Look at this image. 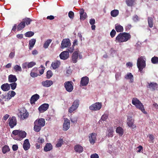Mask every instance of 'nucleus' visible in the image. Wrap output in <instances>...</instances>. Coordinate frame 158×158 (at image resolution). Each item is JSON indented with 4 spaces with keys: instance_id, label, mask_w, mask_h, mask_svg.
I'll return each mask as SVG.
<instances>
[{
    "instance_id": "1",
    "label": "nucleus",
    "mask_w": 158,
    "mask_h": 158,
    "mask_svg": "<svg viewBox=\"0 0 158 158\" xmlns=\"http://www.w3.org/2000/svg\"><path fill=\"white\" fill-rule=\"evenodd\" d=\"M131 38V35L128 33L123 32L120 33L116 37V42L122 43L126 42Z\"/></svg>"
},
{
    "instance_id": "2",
    "label": "nucleus",
    "mask_w": 158,
    "mask_h": 158,
    "mask_svg": "<svg viewBox=\"0 0 158 158\" xmlns=\"http://www.w3.org/2000/svg\"><path fill=\"white\" fill-rule=\"evenodd\" d=\"M44 119L40 118L36 120L34 122V130L36 132L40 131L42 127L44 126L45 124Z\"/></svg>"
},
{
    "instance_id": "3",
    "label": "nucleus",
    "mask_w": 158,
    "mask_h": 158,
    "mask_svg": "<svg viewBox=\"0 0 158 158\" xmlns=\"http://www.w3.org/2000/svg\"><path fill=\"white\" fill-rule=\"evenodd\" d=\"M145 57L141 56L138 58L137 65L139 71L141 73H143V69L146 67V62Z\"/></svg>"
},
{
    "instance_id": "4",
    "label": "nucleus",
    "mask_w": 158,
    "mask_h": 158,
    "mask_svg": "<svg viewBox=\"0 0 158 158\" xmlns=\"http://www.w3.org/2000/svg\"><path fill=\"white\" fill-rule=\"evenodd\" d=\"M132 103L133 105L135 106L136 108L140 110L143 113L145 114L147 113L143 105L137 98H133L132 99Z\"/></svg>"
},
{
    "instance_id": "5",
    "label": "nucleus",
    "mask_w": 158,
    "mask_h": 158,
    "mask_svg": "<svg viewBox=\"0 0 158 158\" xmlns=\"http://www.w3.org/2000/svg\"><path fill=\"white\" fill-rule=\"evenodd\" d=\"M80 104V100L78 99L75 100L73 103L72 106L69 109V113H72L76 110L78 108Z\"/></svg>"
},
{
    "instance_id": "6",
    "label": "nucleus",
    "mask_w": 158,
    "mask_h": 158,
    "mask_svg": "<svg viewBox=\"0 0 158 158\" xmlns=\"http://www.w3.org/2000/svg\"><path fill=\"white\" fill-rule=\"evenodd\" d=\"M8 122L10 127L12 128L16 125L17 121L16 117L13 116L9 118Z\"/></svg>"
},
{
    "instance_id": "7",
    "label": "nucleus",
    "mask_w": 158,
    "mask_h": 158,
    "mask_svg": "<svg viewBox=\"0 0 158 158\" xmlns=\"http://www.w3.org/2000/svg\"><path fill=\"white\" fill-rule=\"evenodd\" d=\"M73 83L72 81H67L64 84V87L66 90L69 92H71L73 89Z\"/></svg>"
},
{
    "instance_id": "8",
    "label": "nucleus",
    "mask_w": 158,
    "mask_h": 158,
    "mask_svg": "<svg viewBox=\"0 0 158 158\" xmlns=\"http://www.w3.org/2000/svg\"><path fill=\"white\" fill-rule=\"evenodd\" d=\"M71 45L70 41L69 39H64L62 41L60 48L62 49L68 48Z\"/></svg>"
},
{
    "instance_id": "9",
    "label": "nucleus",
    "mask_w": 158,
    "mask_h": 158,
    "mask_svg": "<svg viewBox=\"0 0 158 158\" xmlns=\"http://www.w3.org/2000/svg\"><path fill=\"white\" fill-rule=\"evenodd\" d=\"M102 104L101 102H96L89 107V109L91 110H98L101 109L102 107Z\"/></svg>"
},
{
    "instance_id": "10",
    "label": "nucleus",
    "mask_w": 158,
    "mask_h": 158,
    "mask_svg": "<svg viewBox=\"0 0 158 158\" xmlns=\"http://www.w3.org/2000/svg\"><path fill=\"white\" fill-rule=\"evenodd\" d=\"M21 118L23 119L27 118L29 115V114L27 110L24 108H22L19 112Z\"/></svg>"
},
{
    "instance_id": "11",
    "label": "nucleus",
    "mask_w": 158,
    "mask_h": 158,
    "mask_svg": "<svg viewBox=\"0 0 158 158\" xmlns=\"http://www.w3.org/2000/svg\"><path fill=\"white\" fill-rule=\"evenodd\" d=\"M89 78L87 76L82 77L80 82V86H86L89 83Z\"/></svg>"
},
{
    "instance_id": "12",
    "label": "nucleus",
    "mask_w": 158,
    "mask_h": 158,
    "mask_svg": "<svg viewBox=\"0 0 158 158\" xmlns=\"http://www.w3.org/2000/svg\"><path fill=\"white\" fill-rule=\"evenodd\" d=\"M19 135V136L18 137H13L12 135L11 137H12L15 139L21 140L26 137L27 133L24 131L21 130Z\"/></svg>"
},
{
    "instance_id": "13",
    "label": "nucleus",
    "mask_w": 158,
    "mask_h": 158,
    "mask_svg": "<svg viewBox=\"0 0 158 158\" xmlns=\"http://www.w3.org/2000/svg\"><path fill=\"white\" fill-rule=\"evenodd\" d=\"M49 105L47 103H44L41 105L38 108L40 113H43L46 111L48 108Z\"/></svg>"
},
{
    "instance_id": "14",
    "label": "nucleus",
    "mask_w": 158,
    "mask_h": 158,
    "mask_svg": "<svg viewBox=\"0 0 158 158\" xmlns=\"http://www.w3.org/2000/svg\"><path fill=\"white\" fill-rule=\"evenodd\" d=\"M97 134L94 133H92L90 134L89 136V141L91 144H94L97 139Z\"/></svg>"
},
{
    "instance_id": "15",
    "label": "nucleus",
    "mask_w": 158,
    "mask_h": 158,
    "mask_svg": "<svg viewBox=\"0 0 158 158\" xmlns=\"http://www.w3.org/2000/svg\"><path fill=\"white\" fill-rule=\"evenodd\" d=\"M134 120L131 117H128L127 119V124L129 127L134 129L136 128V126L134 124Z\"/></svg>"
},
{
    "instance_id": "16",
    "label": "nucleus",
    "mask_w": 158,
    "mask_h": 158,
    "mask_svg": "<svg viewBox=\"0 0 158 158\" xmlns=\"http://www.w3.org/2000/svg\"><path fill=\"white\" fill-rule=\"evenodd\" d=\"M59 56L60 59L65 60L69 58V54L68 52L67 51H64L61 52Z\"/></svg>"
},
{
    "instance_id": "17",
    "label": "nucleus",
    "mask_w": 158,
    "mask_h": 158,
    "mask_svg": "<svg viewBox=\"0 0 158 158\" xmlns=\"http://www.w3.org/2000/svg\"><path fill=\"white\" fill-rule=\"evenodd\" d=\"M70 121L68 119L64 120L63 129L64 131H67L70 127Z\"/></svg>"
},
{
    "instance_id": "18",
    "label": "nucleus",
    "mask_w": 158,
    "mask_h": 158,
    "mask_svg": "<svg viewBox=\"0 0 158 158\" xmlns=\"http://www.w3.org/2000/svg\"><path fill=\"white\" fill-rule=\"evenodd\" d=\"M40 98V96L37 94L32 95L30 98V103L31 105L35 104V102Z\"/></svg>"
},
{
    "instance_id": "19",
    "label": "nucleus",
    "mask_w": 158,
    "mask_h": 158,
    "mask_svg": "<svg viewBox=\"0 0 158 158\" xmlns=\"http://www.w3.org/2000/svg\"><path fill=\"white\" fill-rule=\"evenodd\" d=\"M80 19L81 20H84L87 17V15L85 12H84V10L83 9H81L79 11Z\"/></svg>"
},
{
    "instance_id": "20",
    "label": "nucleus",
    "mask_w": 158,
    "mask_h": 158,
    "mask_svg": "<svg viewBox=\"0 0 158 158\" xmlns=\"http://www.w3.org/2000/svg\"><path fill=\"white\" fill-rule=\"evenodd\" d=\"M53 84V82L51 80H46L41 82L42 85L44 87H48L50 86Z\"/></svg>"
},
{
    "instance_id": "21",
    "label": "nucleus",
    "mask_w": 158,
    "mask_h": 158,
    "mask_svg": "<svg viewBox=\"0 0 158 158\" xmlns=\"http://www.w3.org/2000/svg\"><path fill=\"white\" fill-rule=\"evenodd\" d=\"M30 143L28 139H27L25 140L23 145V147L25 151L27 150L30 147Z\"/></svg>"
},
{
    "instance_id": "22",
    "label": "nucleus",
    "mask_w": 158,
    "mask_h": 158,
    "mask_svg": "<svg viewBox=\"0 0 158 158\" xmlns=\"http://www.w3.org/2000/svg\"><path fill=\"white\" fill-rule=\"evenodd\" d=\"M78 53L77 51H75L73 54L72 59L73 63H75L77 61Z\"/></svg>"
},
{
    "instance_id": "23",
    "label": "nucleus",
    "mask_w": 158,
    "mask_h": 158,
    "mask_svg": "<svg viewBox=\"0 0 158 158\" xmlns=\"http://www.w3.org/2000/svg\"><path fill=\"white\" fill-rule=\"evenodd\" d=\"M53 147L51 143H47L44 148V151L45 152L49 151L52 149Z\"/></svg>"
},
{
    "instance_id": "24",
    "label": "nucleus",
    "mask_w": 158,
    "mask_h": 158,
    "mask_svg": "<svg viewBox=\"0 0 158 158\" xmlns=\"http://www.w3.org/2000/svg\"><path fill=\"white\" fill-rule=\"evenodd\" d=\"M8 81L10 83L15 82L17 80V78L15 75L10 74L8 76Z\"/></svg>"
},
{
    "instance_id": "25",
    "label": "nucleus",
    "mask_w": 158,
    "mask_h": 158,
    "mask_svg": "<svg viewBox=\"0 0 158 158\" xmlns=\"http://www.w3.org/2000/svg\"><path fill=\"white\" fill-rule=\"evenodd\" d=\"M158 84L154 82H151L150 83H148V86L147 87L150 89H151L152 90H154L157 88Z\"/></svg>"
},
{
    "instance_id": "26",
    "label": "nucleus",
    "mask_w": 158,
    "mask_h": 158,
    "mask_svg": "<svg viewBox=\"0 0 158 158\" xmlns=\"http://www.w3.org/2000/svg\"><path fill=\"white\" fill-rule=\"evenodd\" d=\"M125 78L127 80L129 79L130 80V83H132L133 82V76L131 73H128L127 74L125 75Z\"/></svg>"
},
{
    "instance_id": "27",
    "label": "nucleus",
    "mask_w": 158,
    "mask_h": 158,
    "mask_svg": "<svg viewBox=\"0 0 158 158\" xmlns=\"http://www.w3.org/2000/svg\"><path fill=\"white\" fill-rule=\"evenodd\" d=\"M1 89L4 91H7L9 90L10 89L9 85L7 83L2 84L1 86Z\"/></svg>"
},
{
    "instance_id": "28",
    "label": "nucleus",
    "mask_w": 158,
    "mask_h": 158,
    "mask_svg": "<svg viewBox=\"0 0 158 158\" xmlns=\"http://www.w3.org/2000/svg\"><path fill=\"white\" fill-rule=\"evenodd\" d=\"M74 150L77 152L79 153H81L83 151V147L80 145H77L74 147Z\"/></svg>"
},
{
    "instance_id": "29",
    "label": "nucleus",
    "mask_w": 158,
    "mask_h": 158,
    "mask_svg": "<svg viewBox=\"0 0 158 158\" xmlns=\"http://www.w3.org/2000/svg\"><path fill=\"white\" fill-rule=\"evenodd\" d=\"M60 64V62L59 61L56 60L52 62L51 64V66L53 69H55L59 67Z\"/></svg>"
},
{
    "instance_id": "30",
    "label": "nucleus",
    "mask_w": 158,
    "mask_h": 158,
    "mask_svg": "<svg viewBox=\"0 0 158 158\" xmlns=\"http://www.w3.org/2000/svg\"><path fill=\"white\" fill-rule=\"evenodd\" d=\"M125 2L128 6H133L135 4V0H126Z\"/></svg>"
},
{
    "instance_id": "31",
    "label": "nucleus",
    "mask_w": 158,
    "mask_h": 158,
    "mask_svg": "<svg viewBox=\"0 0 158 158\" xmlns=\"http://www.w3.org/2000/svg\"><path fill=\"white\" fill-rule=\"evenodd\" d=\"M36 42L35 39H32L29 40V49L30 50H31L34 46V45Z\"/></svg>"
},
{
    "instance_id": "32",
    "label": "nucleus",
    "mask_w": 158,
    "mask_h": 158,
    "mask_svg": "<svg viewBox=\"0 0 158 158\" xmlns=\"http://www.w3.org/2000/svg\"><path fill=\"white\" fill-rule=\"evenodd\" d=\"M25 26V22L22 21L17 26L18 31H19L22 30Z\"/></svg>"
},
{
    "instance_id": "33",
    "label": "nucleus",
    "mask_w": 158,
    "mask_h": 158,
    "mask_svg": "<svg viewBox=\"0 0 158 158\" xmlns=\"http://www.w3.org/2000/svg\"><path fill=\"white\" fill-rule=\"evenodd\" d=\"M115 29L117 32H122L123 31V28L122 26L120 25L116 24L115 25Z\"/></svg>"
},
{
    "instance_id": "34",
    "label": "nucleus",
    "mask_w": 158,
    "mask_h": 158,
    "mask_svg": "<svg viewBox=\"0 0 158 158\" xmlns=\"http://www.w3.org/2000/svg\"><path fill=\"white\" fill-rule=\"evenodd\" d=\"M21 131L20 130H15L13 131L12 132V134L11 135L13 136V137H18L19 136L20 133Z\"/></svg>"
},
{
    "instance_id": "35",
    "label": "nucleus",
    "mask_w": 158,
    "mask_h": 158,
    "mask_svg": "<svg viewBox=\"0 0 158 158\" xmlns=\"http://www.w3.org/2000/svg\"><path fill=\"white\" fill-rule=\"evenodd\" d=\"M113 132L114 131L112 128H110L107 130V133L106 136H107L108 137H112L113 136Z\"/></svg>"
},
{
    "instance_id": "36",
    "label": "nucleus",
    "mask_w": 158,
    "mask_h": 158,
    "mask_svg": "<svg viewBox=\"0 0 158 158\" xmlns=\"http://www.w3.org/2000/svg\"><path fill=\"white\" fill-rule=\"evenodd\" d=\"M22 21L25 22V24L28 25L30 24L31 23L32 21V20L29 18H25L23 19Z\"/></svg>"
},
{
    "instance_id": "37",
    "label": "nucleus",
    "mask_w": 158,
    "mask_h": 158,
    "mask_svg": "<svg viewBox=\"0 0 158 158\" xmlns=\"http://www.w3.org/2000/svg\"><path fill=\"white\" fill-rule=\"evenodd\" d=\"M148 21L149 27L150 28L153 27V19L151 17H148Z\"/></svg>"
},
{
    "instance_id": "38",
    "label": "nucleus",
    "mask_w": 158,
    "mask_h": 158,
    "mask_svg": "<svg viewBox=\"0 0 158 158\" xmlns=\"http://www.w3.org/2000/svg\"><path fill=\"white\" fill-rule=\"evenodd\" d=\"M51 39L47 40L44 43L43 45V47L45 48H47L49 46V44L52 42Z\"/></svg>"
},
{
    "instance_id": "39",
    "label": "nucleus",
    "mask_w": 158,
    "mask_h": 158,
    "mask_svg": "<svg viewBox=\"0 0 158 158\" xmlns=\"http://www.w3.org/2000/svg\"><path fill=\"white\" fill-rule=\"evenodd\" d=\"M119 14V11L117 10H114L111 11V15L113 17H116Z\"/></svg>"
},
{
    "instance_id": "40",
    "label": "nucleus",
    "mask_w": 158,
    "mask_h": 158,
    "mask_svg": "<svg viewBox=\"0 0 158 158\" xmlns=\"http://www.w3.org/2000/svg\"><path fill=\"white\" fill-rule=\"evenodd\" d=\"M116 132L122 136L123 134V130L121 127H117L116 130Z\"/></svg>"
},
{
    "instance_id": "41",
    "label": "nucleus",
    "mask_w": 158,
    "mask_h": 158,
    "mask_svg": "<svg viewBox=\"0 0 158 158\" xmlns=\"http://www.w3.org/2000/svg\"><path fill=\"white\" fill-rule=\"evenodd\" d=\"M5 99V101L7 100H6V94H2L0 96V102L2 105H3L4 104V102L2 101V100Z\"/></svg>"
},
{
    "instance_id": "42",
    "label": "nucleus",
    "mask_w": 158,
    "mask_h": 158,
    "mask_svg": "<svg viewBox=\"0 0 158 158\" xmlns=\"http://www.w3.org/2000/svg\"><path fill=\"white\" fill-rule=\"evenodd\" d=\"M2 152L4 154H5L7 152L10 151V149L8 146L7 145H5L2 148Z\"/></svg>"
},
{
    "instance_id": "43",
    "label": "nucleus",
    "mask_w": 158,
    "mask_h": 158,
    "mask_svg": "<svg viewBox=\"0 0 158 158\" xmlns=\"http://www.w3.org/2000/svg\"><path fill=\"white\" fill-rule=\"evenodd\" d=\"M151 62L153 64H158V57L154 56L151 59Z\"/></svg>"
},
{
    "instance_id": "44",
    "label": "nucleus",
    "mask_w": 158,
    "mask_h": 158,
    "mask_svg": "<svg viewBox=\"0 0 158 158\" xmlns=\"http://www.w3.org/2000/svg\"><path fill=\"white\" fill-rule=\"evenodd\" d=\"M53 75V73L51 70H49L47 71L46 74V78L48 79H50Z\"/></svg>"
},
{
    "instance_id": "45",
    "label": "nucleus",
    "mask_w": 158,
    "mask_h": 158,
    "mask_svg": "<svg viewBox=\"0 0 158 158\" xmlns=\"http://www.w3.org/2000/svg\"><path fill=\"white\" fill-rule=\"evenodd\" d=\"M34 34V32L31 31H28L25 34V35L26 37H30L33 36Z\"/></svg>"
},
{
    "instance_id": "46",
    "label": "nucleus",
    "mask_w": 158,
    "mask_h": 158,
    "mask_svg": "<svg viewBox=\"0 0 158 158\" xmlns=\"http://www.w3.org/2000/svg\"><path fill=\"white\" fill-rule=\"evenodd\" d=\"M14 69L15 72H21L22 71L21 67L18 65H16L14 67Z\"/></svg>"
},
{
    "instance_id": "47",
    "label": "nucleus",
    "mask_w": 158,
    "mask_h": 158,
    "mask_svg": "<svg viewBox=\"0 0 158 158\" xmlns=\"http://www.w3.org/2000/svg\"><path fill=\"white\" fill-rule=\"evenodd\" d=\"M63 139L62 138H60L58 142L56 145V147H60L63 143Z\"/></svg>"
},
{
    "instance_id": "48",
    "label": "nucleus",
    "mask_w": 158,
    "mask_h": 158,
    "mask_svg": "<svg viewBox=\"0 0 158 158\" xmlns=\"http://www.w3.org/2000/svg\"><path fill=\"white\" fill-rule=\"evenodd\" d=\"M12 83L9 85V86L11 87V89L12 90H14L16 88L17 85V84L15 82H12Z\"/></svg>"
},
{
    "instance_id": "49",
    "label": "nucleus",
    "mask_w": 158,
    "mask_h": 158,
    "mask_svg": "<svg viewBox=\"0 0 158 158\" xmlns=\"http://www.w3.org/2000/svg\"><path fill=\"white\" fill-rule=\"evenodd\" d=\"M36 64V63L33 61H31L27 63L28 68H32L33 66Z\"/></svg>"
},
{
    "instance_id": "50",
    "label": "nucleus",
    "mask_w": 158,
    "mask_h": 158,
    "mask_svg": "<svg viewBox=\"0 0 158 158\" xmlns=\"http://www.w3.org/2000/svg\"><path fill=\"white\" fill-rule=\"evenodd\" d=\"M44 142V139L41 137H40L37 140V143L41 144Z\"/></svg>"
},
{
    "instance_id": "51",
    "label": "nucleus",
    "mask_w": 158,
    "mask_h": 158,
    "mask_svg": "<svg viewBox=\"0 0 158 158\" xmlns=\"http://www.w3.org/2000/svg\"><path fill=\"white\" fill-rule=\"evenodd\" d=\"M116 34V32L114 29H113L110 33V35L112 38H113Z\"/></svg>"
},
{
    "instance_id": "52",
    "label": "nucleus",
    "mask_w": 158,
    "mask_h": 158,
    "mask_svg": "<svg viewBox=\"0 0 158 158\" xmlns=\"http://www.w3.org/2000/svg\"><path fill=\"white\" fill-rule=\"evenodd\" d=\"M69 17L71 19H73L74 16V13L72 11H70L68 14Z\"/></svg>"
},
{
    "instance_id": "53",
    "label": "nucleus",
    "mask_w": 158,
    "mask_h": 158,
    "mask_svg": "<svg viewBox=\"0 0 158 158\" xmlns=\"http://www.w3.org/2000/svg\"><path fill=\"white\" fill-rule=\"evenodd\" d=\"M30 74L31 76L33 77H37L38 76V74L37 73H34L32 71L31 72Z\"/></svg>"
},
{
    "instance_id": "54",
    "label": "nucleus",
    "mask_w": 158,
    "mask_h": 158,
    "mask_svg": "<svg viewBox=\"0 0 158 158\" xmlns=\"http://www.w3.org/2000/svg\"><path fill=\"white\" fill-rule=\"evenodd\" d=\"M67 50V51L68 52H69L72 53L74 50V47L72 46L71 47L69 48H68Z\"/></svg>"
},
{
    "instance_id": "55",
    "label": "nucleus",
    "mask_w": 158,
    "mask_h": 158,
    "mask_svg": "<svg viewBox=\"0 0 158 158\" xmlns=\"http://www.w3.org/2000/svg\"><path fill=\"white\" fill-rule=\"evenodd\" d=\"M108 118V116L106 114H104L102 115L101 119L103 121H105Z\"/></svg>"
},
{
    "instance_id": "56",
    "label": "nucleus",
    "mask_w": 158,
    "mask_h": 158,
    "mask_svg": "<svg viewBox=\"0 0 158 158\" xmlns=\"http://www.w3.org/2000/svg\"><path fill=\"white\" fill-rule=\"evenodd\" d=\"M12 148L14 151H16L18 149V146L16 144H14L12 146Z\"/></svg>"
},
{
    "instance_id": "57",
    "label": "nucleus",
    "mask_w": 158,
    "mask_h": 158,
    "mask_svg": "<svg viewBox=\"0 0 158 158\" xmlns=\"http://www.w3.org/2000/svg\"><path fill=\"white\" fill-rule=\"evenodd\" d=\"M90 158H99V156L98 154L95 153L91 155Z\"/></svg>"
},
{
    "instance_id": "58",
    "label": "nucleus",
    "mask_w": 158,
    "mask_h": 158,
    "mask_svg": "<svg viewBox=\"0 0 158 158\" xmlns=\"http://www.w3.org/2000/svg\"><path fill=\"white\" fill-rule=\"evenodd\" d=\"M12 96H11L10 94V93L8 92L7 93V94L6 95V100L7 101L10 99L12 98Z\"/></svg>"
},
{
    "instance_id": "59",
    "label": "nucleus",
    "mask_w": 158,
    "mask_h": 158,
    "mask_svg": "<svg viewBox=\"0 0 158 158\" xmlns=\"http://www.w3.org/2000/svg\"><path fill=\"white\" fill-rule=\"evenodd\" d=\"M15 52H11L9 55V57L11 58L12 59L15 56Z\"/></svg>"
},
{
    "instance_id": "60",
    "label": "nucleus",
    "mask_w": 158,
    "mask_h": 158,
    "mask_svg": "<svg viewBox=\"0 0 158 158\" xmlns=\"http://www.w3.org/2000/svg\"><path fill=\"white\" fill-rule=\"evenodd\" d=\"M139 19V17L137 15H135L133 18V20L135 22L138 21Z\"/></svg>"
},
{
    "instance_id": "61",
    "label": "nucleus",
    "mask_w": 158,
    "mask_h": 158,
    "mask_svg": "<svg viewBox=\"0 0 158 158\" xmlns=\"http://www.w3.org/2000/svg\"><path fill=\"white\" fill-rule=\"evenodd\" d=\"M22 68L23 69H27V67H28V65L27 62H25L23 63L22 65Z\"/></svg>"
},
{
    "instance_id": "62",
    "label": "nucleus",
    "mask_w": 158,
    "mask_h": 158,
    "mask_svg": "<svg viewBox=\"0 0 158 158\" xmlns=\"http://www.w3.org/2000/svg\"><path fill=\"white\" fill-rule=\"evenodd\" d=\"M132 26L131 25L128 24L126 27V31L129 30L131 28Z\"/></svg>"
},
{
    "instance_id": "63",
    "label": "nucleus",
    "mask_w": 158,
    "mask_h": 158,
    "mask_svg": "<svg viewBox=\"0 0 158 158\" xmlns=\"http://www.w3.org/2000/svg\"><path fill=\"white\" fill-rule=\"evenodd\" d=\"M10 115L8 114H6L3 117V119H4L5 121H6L7 119L9 118Z\"/></svg>"
},
{
    "instance_id": "64",
    "label": "nucleus",
    "mask_w": 158,
    "mask_h": 158,
    "mask_svg": "<svg viewBox=\"0 0 158 158\" xmlns=\"http://www.w3.org/2000/svg\"><path fill=\"white\" fill-rule=\"evenodd\" d=\"M95 23V20L94 19H91L89 21L90 24L91 25H94Z\"/></svg>"
}]
</instances>
